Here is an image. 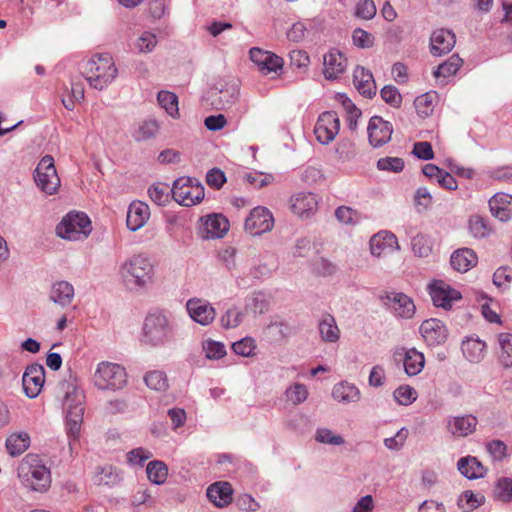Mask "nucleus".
<instances>
[{"instance_id": "1", "label": "nucleus", "mask_w": 512, "mask_h": 512, "mask_svg": "<svg viewBox=\"0 0 512 512\" xmlns=\"http://www.w3.org/2000/svg\"><path fill=\"white\" fill-rule=\"evenodd\" d=\"M155 270L149 257L136 254L124 261L119 267V276L123 285L130 291H140L154 281Z\"/></svg>"}, {"instance_id": "2", "label": "nucleus", "mask_w": 512, "mask_h": 512, "mask_svg": "<svg viewBox=\"0 0 512 512\" xmlns=\"http://www.w3.org/2000/svg\"><path fill=\"white\" fill-rule=\"evenodd\" d=\"M175 339V323L166 313L155 310L147 314L140 342L150 347L164 346Z\"/></svg>"}, {"instance_id": "3", "label": "nucleus", "mask_w": 512, "mask_h": 512, "mask_svg": "<svg viewBox=\"0 0 512 512\" xmlns=\"http://www.w3.org/2000/svg\"><path fill=\"white\" fill-rule=\"evenodd\" d=\"M17 474L22 485L31 491L44 493L51 486V471L39 455L27 454L21 460Z\"/></svg>"}, {"instance_id": "4", "label": "nucleus", "mask_w": 512, "mask_h": 512, "mask_svg": "<svg viewBox=\"0 0 512 512\" xmlns=\"http://www.w3.org/2000/svg\"><path fill=\"white\" fill-rule=\"evenodd\" d=\"M117 72L112 56L102 53L91 57L85 63L82 73L91 87L102 90L112 83Z\"/></svg>"}, {"instance_id": "5", "label": "nucleus", "mask_w": 512, "mask_h": 512, "mask_svg": "<svg viewBox=\"0 0 512 512\" xmlns=\"http://www.w3.org/2000/svg\"><path fill=\"white\" fill-rule=\"evenodd\" d=\"M93 381L99 389H121L127 383L126 370L116 363L101 362L94 373Z\"/></svg>"}, {"instance_id": "6", "label": "nucleus", "mask_w": 512, "mask_h": 512, "mask_svg": "<svg viewBox=\"0 0 512 512\" xmlns=\"http://www.w3.org/2000/svg\"><path fill=\"white\" fill-rule=\"evenodd\" d=\"M91 232V221L83 212L68 213L56 227L59 237L67 240L86 238Z\"/></svg>"}, {"instance_id": "7", "label": "nucleus", "mask_w": 512, "mask_h": 512, "mask_svg": "<svg viewBox=\"0 0 512 512\" xmlns=\"http://www.w3.org/2000/svg\"><path fill=\"white\" fill-rule=\"evenodd\" d=\"M171 191L174 200L185 207L199 204L205 196L203 185L191 177L178 178Z\"/></svg>"}, {"instance_id": "8", "label": "nucleus", "mask_w": 512, "mask_h": 512, "mask_svg": "<svg viewBox=\"0 0 512 512\" xmlns=\"http://www.w3.org/2000/svg\"><path fill=\"white\" fill-rule=\"evenodd\" d=\"M34 179L37 187L47 195H53L59 190L61 181L51 155L41 158L35 169Z\"/></svg>"}, {"instance_id": "9", "label": "nucleus", "mask_w": 512, "mask_h": 512, "mask_svg": "<svg viewBox=\"0 0 512 512\" xmlns=\"http://www.w3.org/2000/svg\"><path fill=\"white\" fill-rule=\"evenodd\" d=\"M229 227V220L223 214L212 213L200 218L198 234L205 240L223 238Z\"/></svg>"}, {"instance_id": "10", "label": "nucleus", "mask_w": 512, "mask_h": 512, "mask_svg": "<svg viewBox=\"0 0 512 512\" xmlns=\"http://www.w3.org/2000/svg\"><path fill=\"white\" fill-rule=\"evenodd\" d=\"M274 217L271 211L263 206L253 208L245 220V231L251 235H261L272 230Z\"/></svg>"}, {"instance_id": "11", "label": "nucleus", "mask_w": 512, "mask_h": 512, "mask_svg": "<svg viewBox=\"0 0 512 512\" xmlns=\"http://www.w3.org/2000/svg\"><path fill=\"white\" fill-rule=\"evenodd\" d=\"M340 130V121L336 112L326 111L319 115L314 134L316 139L322 144L332 142Z\"/></svg>"}, {"instance_id": "12", "label": "nucleus", "mask_w": 512, "mask_h": 512, "mask_svg": "<svg viewBox=\"0 0 512 512\" xmlns=\"http://www.w3.org/2000/svg\"><path fill=\"white\" fill-rule=\"evenodd\" d=\"M249 56L250 60L263 75H268L270 73L278 74L284 65L282 57L271 51L263 50L258 47L251 48Z\"/></svg>"}, {"instance_id": "13", "label": "nucleus", "mask_w": 512, "mask_h": 512, "mask_svg": "<svg viewBox=\"0 0 512 512\" xmlns=\"http://www.w3.org/2000/svg\"><path fill=\"white\" fill-rule=\"evenodd\" d=\"M428 290L433 304L445 310L450 309L453 303L462 297L458 290L442 280H434L429 284Z\"/></svg>"}, {"instance_id": "14", "label": "nucleus", "mask_w": 512, "mask_h": 512, "mask_svg": "<svg viewBox=\"0 0 512 512\" xmlns=\"http://www.w3.org/2000/svg\"><path fill=\"white\" fill-rule=\"evenodd\" d=\"M369 246L371 254L378 258L400 249L397 237L387 230H381L374 234L369 241Z\"/></svg>"}, {"instance_id": "15", "label": "nucleus", "mask_w": 512, "mask_h": 512, "mask_svg": "<svg viewBox=\"0 0 512 512\" xmlns=\"http://www.w3.org/2000/svg\"><path fill=\"white\" fill-rule=\"evenodd\" d=\"M319 199L311 192H298L290 198V207L300 218H310L318 210Z\"/></svg>"}, {"instance_id": "16", "label": "nucleus", "mask_w": 512, "mask_h": 512, "mask_svg": "<svg viewBox=\"0 0 512 512\" xmlns=\"http://www.w3.org/2000/svg\"><path fill=\"white\" fill-rule=\"evenodd\" d=\"M45 382V370L40 364L29 365L22 377L23 390L29 398H35L41 392Z\"/></svg>"}, {"instance_id": "17", "label": "nucleus", "mask_w": 512, "mask_h": 512, "mask_svg": "<svg viewBox=\"0 0 512 512\" xmlns=\"http://www.w3.org/2000/svg\"><path fill=\"white\" fill-rule=\"evenodd\" d=\"M420 334L429 346H438L447 340L448 330L445 324L438 319H427L419 328Z\"/></svg>"}, {"instance_id": "18", "label": "nucleus", "mask_w": 512, "mask_h": 512, "mask_svg": "<svg viewBox=\"0 0 512 512\" xmlns=\"http://www.w3.org/2000/svg\"><path fill=\"white\" fill-rule=\"evenodd\" d=\"M369 142L373 147H380L386 144L393 132L392 124L380 116H373L369 120L368 127Z\"/></svg>"}, {"instance_id": "19", "label": "nucleus", "mask_w": 512, "mask_h": 512, "mask_svg": "<svg viewBox=\"0 0 512 512\" xmlns=\"http://www.w3.org/2000/svg\"><path fill=\"white\" fill-rule=\"evenodd\" d=\"M186 309L193 321L204 326L212 323L216 316L214 307L208 301L199 298L189 299Z\"/></svg>"}, {"instance_id": "20", "label": "nucleus", "mask_w": 512, "mask_h": 512, "mask_svg": "<svg viewBox=\"0 0 512 512\" xmlns=\"http://www.w3.org/2000/svg\"><path fill=\"white\" fill-rule=\"evenodd\" d=\"M385 304L400 318H411L415 313L413 300L401 292H390L385 296Z\"/></svg>"}, {"instance_id": "21", "label": "nucleus", "mask_w": 512, "mask_h": 512, "mask_svg": "<svg viewBox=\"0 0 512 512\" xmlns=\"http://www.w3.org/2000/svg\"><path fill=\"white\" fill-rule=\"evenodd\" d=\"M394 357L403 361L404 370L409 376L418 375L424 368V355L415 348H398L394 352Z\"/></svg>"}, {"instance_id": "22", "label": "nucleus", "mask_w": 512, "mask_h": 512, "mask_svg": "<svg viewBox=\"0 0 512 512\" xmlns=\"http://www.w3.org/2000/svg\"><path fill=\"white\" fill-rule=\"evenodd\" d=\"M323 74L326 79H338L347 68V58L337 49H331L324 55Z\"/></svg>"}, {"instance_id": "23", "label": "nucleus", "mask_w": 512, "mask_h": 512, "mask_svg": "<svg viewBox=\"0 0 512 512\" xmlns=\"http://www.w3.org/2000/svg\"><path fill=\"white\" fill-rule=\"evenodd\" d=\"M491 214L502 222L512 218V195L499 192L489 200Z\"/></svg>"}, {"instance_id": "24", "label": "nucleus", "mask_w": 512, "mask_h": 512, "mask_svg": "<svg viewBox=\"0 0 512 512\" xmlns=\"http://www.w3.org/2000/svg\"><path fill=\"white\" fill-rule=\"evenodd\" d=\"M456 43L455 34L448 29L435 30L430 38L431 53L441 56L452 50Z\"/></svg>"}, {"instance_id": "25", "label": "nucleus", "mask_w": 512, "mask_h": 512, "mask_svg": "<svg viewBox=\"0 0 512 512\" xmlns=\"http://www.w3.org/2000/svg\"><path fill=\"white\" fill-rule=\"evenodd\" d=\"M83 398V394L76 388L66 393L63 402L66 410V421L72 422V420H75L82 423L84 414Z\"/></svg>"}, {"instance_id": "26", "label": "nucleus", "mask_w": 512, "mask_h": 512, "mask_svg": "<svg viewBox=\"0 0 512 512\" xmlns=\"http://www.w3.org/2000/svg\"><path fill=\"white\" fill-rule=\"evenodd\" d=\"M208 499L217 507H226L232 502L233 488L227 481H218L207 489Z\"/></svg>"}, {"instance_id": "27", "label": "nucleus", "mask_w": 512, "mask_h": 512, "mask_svg": "<svg viewBox=\"0 0 512 512\" xmlns=\"http://www.w3.org/2000/svg\"><path fill=\"white\" fill-rule=\"evenodd\" d=\"M478 420L473 415L450 417L447 430L455 437H466L476 430Z\"/></svg>"}, {"instance_id": "28", "label": "nucleus", "mask_w": 512, "mask_h": 512, "mask_svg": "<svg viewBox=\"0 0 512 512\" xmlns=\"http://www.w3.org/2000/svg\"><path fill=\"white\" fill-rule=\"evenodd\" d=\"M150 210L146 203L142 201H133L127 211V227L131 231L140 229L149 219Z\"/></svg>"}, {"instance_id": "29", "label": "nucleus", "mask_w": 512, "mask_h": 512, "mask_svg": "<svg viewBox=\"0 0 512 512\" xmlns=\"http://www.w3.org/2000/svg\"><path fill=\"white\" fill-rule=\"evenodd\" d=\"M353 83L360 94L372 97L376 93L375 80L372 73L362 66H357L353 72Z\"/></svg>"}, {"instance_id": "30", "label": "nucleus", "mask_w": 512, "mask_h": 512, "mask_svg": "<svg viewBox=\"0 0 512 512\" xmlns=\"http://www.w3.org/2000/svg\"><path fill=\"white\" fill-rule=\"evenodd\" d=\"M463 356L471 363H479L486 354V343L476 337H467L461 344Z\"/></svg>"}, {"instance_id": "31", "label": "nucleus", "mask_w": 512, "mask_h": 512, "mask_svg": "<svg viewBox=\"0 0 512 512\" xmlns=\"http://www.w3.org/2000/svg\"><path fill=\"white\" fill-rule=\"evenodd\" d=\"M477 261L476 253L469 248L456 250L450 258L451 266L458 272H467L477 264Z\"/></svg>"}, {"instance_id": "32", "label": "nucleus", "mask_w": 512, "mask_h": 512, "mask_svg": "<svg viewBox=\"0 0 512 512\" xmlns=\"http://www.w3.org/2000/svg\"><path fill=\"white\" fill-rule=\"evenodd\" d=\"M460 473L468 479L481 478L486 473V468L473 456L462 457L457 463Z\"/></svg>"}, {"instance_id": "33", "label": "nucleus", "mask_w": 512, "mask_h": 512, "mask_svg": "<svg viewBox=\"0 0 512 512\" xmlns=\"http://www.w3.org/2000/svg\"><path fill=\"white\" fill-rule=\"evenodd\" d=\"M319 333L323 341L335 343L340 338V330L335 318L330 314L322 316L318 325Z\"/></svg>"}, {"instance_id": "34", "label": "nucleus", "mask_w": 512, "mask_h": 512, "mask_svg": "<svg viewBox=\"0 0 512 512\" xmlns=\"http://www.w3.org/2000/svg\"><path fill=\"white\" fill-rule=\"evenodd\" d=\"M5 446L11 456H18L30 446V436L26 432H16L9 435Z\"/></svg>"}, {"instance_id": "35", "label": "nucleus", "mask_w": 512, "mask_h": 512, "mask_svg": "<svg viewBox=\"0 0 512 512\" xmlns=\"http://www.w3.org/2000/svg\"><path fill=\"white\" fill-rule=\"evenodd\" d=\"M332 396L339 402H356L360 399V391L353 384L341 382L333 387Z\"/></svg>"}, {"instance_id": "36", "label": "nucleus", "mask_w": 512, "mask_h": 512, "mask_svg": "<svg viewBox=\"0 0 512 512\" xmlns=\"http://www.w3.org/2000/svg\"><path fill=\"white\" fill-rule=\"evenodd\" d=\"M74 297V287L67 281L56 282L51 289L50 298L62 306L71 303Z\"/></svg>"}, {"instance_id": "37", "label": "nucleus", "mask_w": 512, "mask_h": 512, "mask_svg": "<svg viewBox=\"0 0 512 512\" xmlns=\"http://www.w3.org/2000/svg\"><path fill=\"white\" fill-rule=\"evenodd\" d=\"M438 95L434 91H430L418 96L415 101V109L417 114L423 118L430 116L437 104Z\"/></svg>"}, {"instance_id": "38", "label": "nucleus", "mask_w": 512, "mask_h": 512, "mask_svg": "<svg viewBox=\"0 0 512 512\" xmlns=\"http://www.w3.org/2000/svg\"><path fill=\"white\" fill-rule=\"evenodd\" d=\"M498 344L500 350L498 352V357L500 363L504 367L512 366V334L510 333H500L498 335Z\"/></svg>"}, {"instance_id": "39", "label": "nucleus", "mask_w": 512, "mask_h": 512, "mask_svg": "<svg viewBox=\"0 0 512 512\" xmlns=\"http://www.w3.org/2000/svg\"><path fill=\"white\" fill-rule=\"evenodd\" d=\"M159 105L173 118L179 117L178 97L169 91H160L157 97Z\"/></svg>"}, {"instance_id": "40", "label": "nucleus", "mask_w": 512, "mask_h": 512, "mask_svg": "<svg viewBox=\"0 0 512 512\" xmlns=\"http://www.w3.org/2000/svg\"><path fill=\"white\" fill-rule=\"evenodd\" d=\"M463 64V60L456 54L452 55L447 61L440 64L434 71L436 78L443 77L448 78L457 73Z\"/></svg>"}, {"instance_id": "41", "label": "nucleus", "mask_w": 512, "mask_h": 512, "mask_svg": "<svg viewBox=\"0 0 512 512\" xmlns=\"http://www.w3.org/2000/svg\"><path fill=\"white\" fill-rule=\"evenodd\" d=\"M120 480L121 477L119 473L110 465L99 467L94 475V482L98 485L112 486L117 484Z\"/></svg>"}, {"instance_id": "42", "label": "nucleus", "mask_w": 512, "mask_h": 512, "mask_svg": "<svg viewBox=\"0 0 512 512\" xmlns=\"http://www.w3.org/2000/svg\"><path fill=\"white\" fill-rule=\"evenodd\" d=\"M146 472L151 482L162 484L167 479L168 468L164 462L155 460L147 465Z\"/></svg>"}, {"instance_id": "43", "label": "nucleus", "mask_w": 512, "mask_h": 512, "mask_svg": "<svg viewBox=\"0 0 512 512\" xmlns=\"http://www.w3.org/2000/svg\"><path fill=\"white\" fill-rule=\"evenodd\" d=\"M145 384L155 391H165L168 388V379L161 370H152L144 376Z\"/></svg>"}, {"instance_id": "44", "label": "nucleus", "mask_w": 512, "mask_h": 512, "mask_svg": "<svg viewBox=\"0 0 512 512\" xmlns=\"http://www.w3.org/2000/svg\"><path fill=\"white\" fill-rule=\"evenodd\" d=\"M469 231L475 238H484L491 233V228L486 219L481 216L473 215L468 223Z\"/></svg>"}, {"instance_id": "45", "label": "nucleus", "mask_w": 512, "mask_h": 512, "mask_svg": "<svg viewBox=\"0 0 512 512\" xmlns=\"http://www.w3.org/2000/svg\"><path fill=\"white\" fill-rule=\"evenodd\" d=\"M352 43L357 48L369 49L375 45V36L362 28H356L352 32Z\"/></svg>"}, {"instance_id": "46", "label": "nucleus", "mask_w": 512, "mask_h": 512, "mask_svg": "<svg viewBox=\"0 0 512 512\" xmlns=\"http://www.w3.org/2000/svg\"><path fill=\"white\" fill-rule=\"evenodd\" d=\"M393 396L399 405L408 406L416 401L418 395L410 385H401L394 391Z\"/></svg>"}, {"instance_id": "47", "label": "nucleus", "mask_w": 512, "mask_h": 512, "mask_svg": "<svg viewBox=\"0 0 512 512\" xmlns=\"http://www.w3.org/2000/svg\"><path fill=\"white\" fill-rule=\"evenodd\" d=\"M412 250L419 257H428L432 252L431 239L423 234H418L412 239Z\"/></svg>"}, {"instance_id": "48", "label": "nucleus", "mask_w": 512, "mask_h": 512, "mask_svg": "<svg viewBox=\"0 0 512 512\" xmlns=\"http://www.w3.org/2000/svg\"><path fill=\"white\" fill-rule=\"evenodd\" d=\"M218 262L228 271L236 268V249L232 246H225L217 252Z\"/></svg>"}, {"instance_id": "49", "label": "nucleus", "mask_w": 512, "mask_h": 512, "mask_svg": "<svg viewBox=\"0 0 512 512\" xmlns=\"http://www.w3.org/2000/svg\"><path fill=\"white\" fill-rule=\"evenodd\" d=\"M156 45V35L150 32H144L137 38L133 48L139 53H149L156 47Z\"/></svg>"}, {"instance_id": "50", "label": "nucleus", "mask_w": 512, "mask_h": 512, "mask_svg": "<svg viewBox=\"0 0 512 512\" xmlns=\"http://www.w3.org/2000/svg\"><path fill=\"white\" fill-rule=\"evenodd\" d=\"M245 178L251 186L259 189L272 184L275 180L272 174L259 171L247 173Z\"/></svg>"}, {"instance_id": "51", "label": "nucleus", "mask_w": 512, "mask_h": 512, "mask_svg": "<svg viewBox=\"0 0 512 512\" xmlns=\"http://www.w3.org/2000/svg\"><path fill=\"white\" fill-rule=\"evenodd\" d=\"M377 12L373 0H359L355 7V16L363 20H371Z\"/></svg>"}, {"instance_id": "52", "label": "nucleus", "mask_w": 512, "mask_h": 512, "mask_svg": "<svg viewBox=\"0 0 512 512\" xmlns=\"http://www.w3.org/2000/svg\"><path fill=\"white\" fill-rule=\"evenodd\" d=\"M203 351L208 359H221L226 355V349L221 342L206 340L202 343Z\"/></svg>"}, {"instance_id": "53", "label": "nucleus", "mask_w": 512, "mask_h": 512, "mask_svg": "<svg viewBox=\"0 0 512 512\" xmlns=\"http://www.w3.org/2000/svg\"><path fill=\"white\" fill-rule=\"evenodd\" d=\"M377 168L381 171L401 172L404 168V161L400 157H383L377 161Z\"/></svg>"}, {"instance_id": "54", "label": "nucleus", "mask_w": 512, "mask_h": 512, "mask_svg": "<svg viewBox=\"0 0 512 512\" xmlns=\"http://www.w3.org/2000/svg\"><path fill=\"white\" fill-rule=\"evenodd\" d=\"M495 496L497 499L503 502H509L512 500V479L501 478L497 481L495 487Z\"/></svg>"}, {"instance_id": "55", "label": "nucleus", "mask_w": 512, "mask_h": 512, "mask_svg": "<svg viewBox=\"0 0 512 512\" xmlns=\"http://www.w3.org/2000/svg\"><path fill=\"white\" fill-rule=\"evenodd\" d=\"M308 391L305 385L296 383L286 390L287 400L294 405L300 404L307 399Z\"/></svg>"}, {"instance_id": "56", "label": "nucleus", "mask_w": 512, "mask_h": 512, "mask_svg": "<svg viewBox=\"0 0 512 512\" xmlns=\"http://www.w3.org/2000/svg\"><path fill=\"white\" fill-rule=\"evenodd\" d=\"M232 349L237 355L250 357L254 355L256 349L255 340L250 337L243 338L233 343Z\"/></svg>"}, {"instance_id": "57", "label": "nucleus", "mask_w": 512, "mask_h": 512, "mask_svg": "<svg viewBox=\"0 0 512 512\" xmlns=\"http://www.w3.org/2000/svg\"><path fill=\"white\" fill-rule=\"evenodd\" d=\"M158 131V125L155 120L143 121L135 131L134 137L137 140H146L153 137Z\"/></svg>"}, {"instance_id": "58", "label": "nucleus", "mask_w": 512, "mask_h": 512, "mask_svg": "<svg viewBox=\"0 0 512 512\" xmlns=\"http://www.w3.org/2000/svg\"><path fill=\"white\" fill-rule=\"evenodd\" d=\"M338 221L344 224H355L360 220V214L348 206H340L335 211Z\"/></svg>"}, {"instance_id": "59", "label": "nucleus", "mask_w": 512, "mask_h": 512, "mask_svg": "<svg viewBox=\"0 0 512 512\" xmlns=\"http://www.w3.org/2000/svg\"><path fill=\"white\" fill-rule=\"evenodd\" d=\"M315 440L319 443L330 444V445H342L344 439L340 435H335L331 430L327 428H320L316 431Z\"/></svg>"}, {"instance_id": "60", "label": "nucleus", "mask_w": 512, "mask_h": 512, "mask_svg": "<svg viewBox=\"0 0 512 512\" xmlns=\"http://www.w3.org/2000/svg\"><path fill=\"white\" fill-rule=\"evenodd\" d=\"M486 449L496 461H502L508 456L507 445L501 440H492L486 444Z\"/></svg>"}, {"instance_id": "61", "label": "nucleus", "mask_w": 512, "mask_h": 512, "mask_svg": "<svg viewBox=\"0 0 512 512\" xmlns=\"http://www.w3.org/2000/svg\"><path fill=\"white\" fill-rule=\"evenodd\" d=\"M152 453L142 447L135 448L126 454L127 463L130 465H143L144 462L152 457Z\"/></svg>"}, {"instance_id": "62", "label": "nucleus", "mask_w": 512, "mask_h": 512, "mask_svg": "<svg viewBox=\"0 0 512 512\" xmlns=\"http://www.w3.org/2000/svg\"><path fill=\"white\" fill-rule=\"evenodd\" d=\"M243 319V314L237 308H229L221 317V325L224 328L237 327Z\"/></svg>"}, {"instance_id": "63", "label": "nucleus", "mask_w": 512, "mask_h": 512, "mask_svg": "<svg viewBox=\"0 0 512 512\" xmlns=\"http://www.w3.org/2000/svg\"><path fill=\"white\" fill-rule=\"evenodd\" d=\"M380 94L382 99L393 107H398L402 102V96L394 86L383 87Z\"/></svg>"}, {"instance_id": "64", "label": "nucleus", "mask_w": 512, "mask_h": 512, "mask_svg": "<svg viewBox=\"0 0 512 512\" xmlns=\"http://www.w3.org/2000/svg\"><path fill=\"white\" fill-rule=\"evenodd\" d=\"M413 155L422 160H431L434 158L432 145L427 141H419L414 143Z\"/></svg>"}]
</instances>
